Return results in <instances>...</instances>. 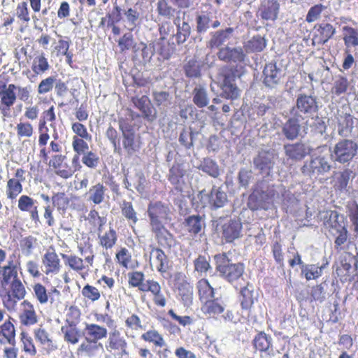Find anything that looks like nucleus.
<instances>
[{
  "mask_svg": "<svg viewBox=\"0 0 358 358\" xmlns=\"http://www.w3.org/2000/svg\"><path fill=\"white\" fill-rule=\"evenodd\" d=\"M199 169L213 178H217L220 174V169L217 162L210 158H204L199 166Z\"/></svg>",
  "mask_w": 358,
  "mask_h": 358,
  "instance_id": "obj_38",
  "label": "nucleus"
},
{
  "mask_svg": "<svg viewBox=\"0 0 358 358\" xmlns=\"http://www.w3.org/2000/svg\"><path fill=\"white\" fill-rule=\"evenodd\" d=\"M43 262L47 268L45 271L46 274L50 273H57L59 272L60 261L55 252H46L43 257Z\"/></svg>",
  "mask_w": 358,
  "mask_h": 358,
  "instance_id": "obj_34",
  "label": "nucleus"
},
{
  "mask_svg": "<svg viewBox=\"0 0 358 358\" xmlns=\"http://www.w3.org/2000/svg\"><path fill=\"white\" fill-rule=\"evenodd\" d=\"M285 156L291 160L299 162L309 155L312 148L303 142L286 143L283 145Z\"/></svg>",
  "mask_w": 358,
  "mask_h": 358,
  "instance_id": "obj_11",
  "label": "nucleus"
},
{
  "mask_svg": "<svg viewBox=\"0 0 358 358\" xmlns=\"http://www.w3.org/2000/svg\"><path fill=\"white\" fill-rule=\"evenodd\" d=\"M120 208L122 215L127 220L131 221L133 224H136L138 222V219L136 212L134 210L131 202L123 201Z\"/></svg>",
  "mask_w": 358,
  "mask_h": 358,
  "instance_id": "obj_47",
  "label": "nucleus"
},
{
  "mask_svg": "<svg viewBox=\"0 0 358 358\" xmlns=\"http://www.w3.org/2000/svg\"><path fill=\"white\" fill-rule=\"evenodd\" d=\"M33 289L38 301L41 304L46 303L49 300V295L45 287L40 283L34 285Z\"/></svg>",
  "mask_w": 358,
  "mask_h": 358,
  "instance_id": "obj_64",
  "label": "nucleus"
},
{
  "mask_svg": "<svg viewBox=\"0 0 358 358\" xmlns=\"http://www.w3.org/2000/svg\"><path fill=\"white\" fill-rule=\"evenodd\" d=\"M11 291L13 297L18 300L22 299L26 294V290L24 285L18 279H13L11 283Z\"/></svg>",
  "mask_w": 358,
  "mask_h": 358,
  "instance_id": "obj_61",
  "label": "nucleus"
},
{
  "mask_svg": "<svg viewBox=\"0 0 358 358\" xmlns=\"http://www.w3.org/2000/svg\"><path fill=\"white\" fill-rule=\"evenodd\" d=\"M266 46V39L260 35H256L246 43L245 48L247 51L257 52H262Z\"/></svg>",
  "mask_w": 358,
  "mask_h": 358,
  "instance_id": "obj_41",
  "label": "nucleus"
},
{
  "mask_svg": "<svg viewBox=\"0 0 358 358\" xmlns=\"http://www.w3.org/2000/svg\"><path fill=\"white\" fill-rule=\"evenodd\" d=\"M179 292L184 306L189 307L192 303L193 288L189 285H184L179 289Z\"/></svg>",
  "mask_w": 358,
  "mask_h": 358,
  "instance_id": "obj_57",
  "label": "nucleus"
},
{
  "mask_svg": "<svg viewBox=\"0 0 358 358\" xmlns=\"http://www.w3.org/2000/svg\"><path fill=\"white\" fill-rule=\"evenodd\" d=\"M158 15L171 20L174 17L176 9L171 6L168 0H159L157 3Z\"/></svg>",
  "mask_w": 358,
  "mask_h": 358,
  "instance_id": "obj_43",
  "label": "nucleus"
},
{
  "mask_svg": "<svg viewBox=\"0 0 358 358\" xmlns=\"http://www.w3.org/2000/svg\"><path fill=\"white\" fill-rule=\"evenodd\" d=\"M234 31V28L228 27L211 32L210 38L206 43V47L210 49L222 48V46L231 38Z\"/></svg>",
  "mask_w": 358,
  "mask_h": 358,
  "instance_id": "obj_18",
  "label": "nucleus"
},
{
  "mask_svg": "<svg viewBox=\"0 0 358 358\" xmlns=\"http://www.w3.org/2000/svg\"><path fill=\"white\" fill-rule=\"evenodd\" d=\"M303 120L299 117L292 115L281 127L282 135L288 141H294L301 134L302 124Z\"/></svg>",
  "mask_w": 358,
  "mask_h": 358,
  "instance_id": "obj_13",
  "label": "nucleus"
},
{
  "mask_svg": "<svg viewBox=\"0 0 358 358\" xmlns=\"http://www.w3.org/2000/svg\"><path fill=\"white\" fill-rule=\"evenodd\" d=\"M315 29L317 34H315L312 38L313 45H323L336 34V28L330 23H321L316 24Z\"/></svg>",
  "mask_w": 358,
  "mask_h": 358,
  "instance_id": "obj_15",
  "label": "nucleus"
},
{
  "mask_svg": "<svg viewBox=\"0 0 358 358\" xmlns=\"http://www.w3.org/2000/svg\"><path fill=\"white\" fill-rule=\"evenodd\" d=\"M241 285L243 287L240 290L241 306L242 309L250 310L257 298V296H255L253 287L249 282L244 281Z\"/></svg>",
  "mask_w": 358,
  "mask_h": 358,
  "instance_id": "obj_21",
  "label": "nucleus"
},
{
  "mask_svg": "<svg viewBox=\"0 0 358 358\" xmlns=\"http://www.w3.org/2000/svg\"><path fill=\"white\" fill-rule=\"evenodd\" d=\"M225 309V305L222 302L219 301V299L215 297L214 299H210L205 301L204 304L201 307V310L205 315H208L209 317H215L224 312Z\"/></svg>",
  "mask_w": 358,
  "mask_h": 358,
  "instance_id": "obj_29",
  "label": "nucleus"
},
{
  "mask_svg": "<svg viewBox=\"0 0 358 358\" xmlns=\"http://www.w3.org/2000/svg\"><path fill=\"white\" fill-rule=\"evenodd\" d=\"M22 305L24 306V310L20 315L21 323L26 326L36 324L37 322V316L32 304L25 300L23 301Z\"/></svg>",
  "mask_w": 358,
  "mask_h": 358,
  "instance_id": "obj_31",
  "label": "nucleus"
},
{
  "mask_svg": "<svg viewBox=\"0 0 358 358\" xmlns=\"http://www.w3.org/2000/svg\"><path fill=\"white\" fill-rule=\"evenodd\" d=\"M278 157V154L274 149L262 150L253 157L254 168L263 178L268 179L273 176Z\"/></svg>",
  "mask_w": 358,
  "mask_h": 358,
  "instance_id": "obj_5",
  "label": "nucleus"
},
{
  "mask_svg": "<svg viewBox=\"0 0 358 358\" xmlns=\"http://www.w3.org/2000/svg\"><path fill=\"white\" fill-rule=\"evenodd\" d=\"M218 59L227 63H243L247 57L241 46L220 48L217 53Z\"/></svg>",
  "mask_w": 358,
  "mask_h": 358,
  "instance_id": "obj_10",
  "label": "nucleus"
},
{
  "mask_svg": "<svg viewBox=\"0 0 358 358\" xmlns=\"http://www.w3.org/2000/svg\"><path fill=\"white\" fill-rule=\"evenodd\" d=\"M319 108L318 98L316 96L299 93L296 96L295 105L290 109V114L304 120L317 114Z\"/></svg>",
  "mask_w": 358,
  "mask_h": 358,
  "instance_id": "obj_4",
  "label": "nucleus"
},
{
  "mask_svg": "<svg viewBox=\"0 0 358 358\" xmlns=\"http://www.w3.org/2000/svg\"><path fill=\"white\" fill-rule=\"evenodd\" d=\"M152 97L155 105L160 109H165L169 107L173 99L171 94L164 90H152Z\"/></svg>",
  "mask_w": 358,
  "mask_h": 358,
  "instance_id": "obj_32",
  "label": "nucleus"
},
{
  "mask_svg": "<svg viewBox=\"0 0 358 358\" xmlns=\"http://www.w3.org/2000/svg\"><path fill=\"white\" fill-rule=\"evenodd\" d=\"M338 124V132L341 136H347L354 127L353 117L347 113H338L337 116Z\"/></svg>",
  "mask_w": 358,
  "mask_h": 358,
  "instance_id": "obj_27",
  "label": "nucleus"
},
{
  "mask_svg": "<svg viewBox=\"0 0 358 358\" xmlns=\"http://www.w3.org/2000/svg\"><path fill=\"white\" fill-rule=\"evenodd\" d=\"M196 31L198 34H206L210 27L211 17L208 13H201L196 16Z\"/></svg>",
  "mask_w": 358,
  "mask_h": 358,
  "instance_id": "obj_39",
  "label": "nucleus"
},
{
  "mask_svg": "<svg viewBox=\"0 0 358 358\" xmlns=\"http://www.w3.org/2000/svg\"><path fill=\"white\" fill-rule=\"evenodd\" d=\"M8 196L10 199L15 198L22 191V186L20 180L12 178L7 182Z\"/></svg>",
  "mask_w": 358,
  "mask_h": 358,
  "instance_id": "obj_54",
  "label": "nucleus"
},
{
  "mask_svg": "<svg viewBox=\"0 0 358 358\" xmlns=\"http://www.w3.org/2000/svg\"><path fill=\"white\" fill-rule=\"evenodd\" d=\"M200 132L194 130L191 127H183L180 133L178 141L186 150H190L197 139Z\"/></svg>",
  "mask_w": 358,
  "mask_h": 358,
  "instance_id": "obj_23",
  "label": "nucleus"
},
{
  "mask_svg": "<svg viewBox=\"0 0 358 358\" xmlns=\"http://www.w3.org/2000/svg\"><path fill=\"white\" fill-rule=\"evenodd\" d=\"M0 333L6 338L10 344H13L15 341V328L13 324L10 322H5L0 326Z\"/></svg>",
  "mask_w": 358,
  "mask_h": 358,
  "instance_id": "obj_55",
  "label": "nucleus"
},
{
  "mask_svg": "<svg viewBox=\"0 0 358 358\" xmlns=\"http://www.w3.org/2000/svg\"><path fill=\"white\" fill-rule=\"evenodd\" d=\"M106 190V188L100 182L93 185L87 193L88 201L94 204H100L104 199Z\"/></svg>",
  "mask_w": 358,
  "mask_h": 358,
  "instance_id": "obj_37",
  "label": "nucleus"
},
{
  "mask_svg": "<svg viewBox=\"0 0 358 358\" xmlns=\"http://www.w3.org/2000/svg\"><path fill=\"white\" fill-rule=\"evenodd\" d=\"M155 233L158 243L163 247L171 248L176 243L173 236L163 226L159 229H152Z\"/></svg>",
  "mask_w": 358,
  "mask_h": 358,
  "instance_id": "obj_30",
  "label": "nucleus"
},
{
  "mask_svg": "<svg viewBox=\"0 0 358 358\" xmlns=\"http://www.w3.org/2000/svg\"><path fill=\"white\" fill-rule=\"evenodd\" d=\"M100 238V244L106 248H111L117 241L116 232L113 229H110V230L105 233V234L102 236H99Z\"/></svg>",
  "mask_w": 358,
  "mask_h": 358,
  "instance_id": "obj_53",
  "label": "nucleus"
},
{
  "mask_svg": "<svg viewBox=\"0 0 358 358\" xmlns=\"http://www.w3.org/2000/svg\"><path fill=\"white\" fill-rule=\"evenodd\" d=\"M209 198V204L212 209H217L222 208L227 203V196L224 191L220 187L213 186L210 194L208 195Z\"/></svg>",
  "mask_w": 358,
  "mask_h": 358,
  "instance_id": "obj_24",
  "label": "nucleus"
},
{
  "mask_svg": "<svg viewBox=\"0 0 358 358\" xmlns=\"http://www.w3.org/2000/svg\"><path fill=\"white\" fill-rule=\"evenodd\" d=\"M134 106L141 112V117L149 122H153L157 117V110L152 104L149 97L143 95L132 99Z\"/></svg>",
  "mask_w": 358,
  "mask_h": 358,
  "instance_id": "obj_12",
  "label": "nucleus"
},
{
  "mask_svg": "<svg viewBox=\"0 0 358 358\" xmlns=\"http://www.w3.org/2000/svg\"><path fill=\"white\" fill-rule=\"evenodd\" d=\"M343 31L345 32L343 41L346 47L358 45V30L348 26L343 27Z\"/></svg>",
  "mask_w": 358,
  "mask_h": 358,
  "instance_id": "obj_45",
  "label": "nucleus"
},
{
  "mask_svg": "<svg viewBox=\"0 0 358 358\" xmlns=\"http://www.w3.org/2000/svg\"><path fill=\"white\" fill-rule=\"evenodd\" d=\"M272 341L273 339L271 336L267 335L264 331H261L255 336L252 343L256 350L271 355L273 354V351Z\"/></svg>",
  "mask_w": 358,
  "mask_h": 358,
  "instance_id": "obj_25",
  "label": "nucleus"
},
{
  "mask_svg": "<svg viewBox=\"0 0 358 358\" xmlns=\"http://www.w3.org/2000/svg\"><path fill=\"white\" fill-rule=\"evenodd\" d=\"M215 271L219 276L232 285L235 289H238L243 280L245 266L241 262H235L231 258V253L222 252L214 255Z\"/></svg>",
  "mask_w": 358,
  "mask_h": 358,
  "instance_id": "obj_1",
  "label": "nucleus"
},
{
  "mask_svg": "<svg viewBox=\"0 0 358 358\" xmlns=\"http://www.w3.org/2000/svg\"><path fill=\"white\" fill-rule=\"evenodd\" d=\"M328 262H327L325 264H323L320 266H318L315 264L302 265V268L301 269V274L305 276L307 280L317 279L322 275L323 270L325 268Z\"/></svg>",
  "mask_w": 358,
  "mask_h": 358,
  "instance_id": "obj_36",
  "label": "nucleus"
},
{
  "mask_svg": "<svg viewBox=\"0 0 358 358\" xmlns=\"http://www.w3.org/2000/svg\"><path fill=\"white\" fill-rule=\"evenodd\" d=\"M285 74L276 63L266 64L263 70V84L269 90H277L282 84Z\"/></svg>",
  "mask_w": 358,
  "mask_h": 358,
  "instance_id": "obj_9",
  "label": "nucleus"
},
{
  "mask_svg": "<svg viewBox=\"0 0 358 358\" xmlns=\"http://www.w3.org/2000/svg\"><path fill=\"white\" fill-rule=\"evenodd\" d=\"M184 172L179 164L173 165L169 170V180L173 185H178L184 176Z\"/></svg>",
  "mask_w": 358,
  "mask_h": 358,
  "instance_id": "obj_62",
  "label": "nucleus"
},
{
  "mask_svg": "<svg viewBox=\"0 0 358 358\" xmlns=\"http://www.w3.org/2000/svg\"><path fill=\"white\" fill-rule=\"evenodd\" d=\"M119 129L122 132V143L129 157H131L141 148L139 137L136 135L133 125L121 118L118 121Z\"/></svg>",
  "mask_w": 358,
  "mask_h": 358,
  "instance_id": "obj_6",
  "label": "nucleus"
},
{
  "mask_svg": "<svg viewBox=\"0 0 358 358\" xmlns=\"http://www.w3.org/2000/svg\"><path fill=\"white\" fill-rule=\"evenodd\" d=\"M85 339L90 343H96L107 336L106 328L95 324H86L83 331Z\"/></svg>",
  "mask_w": 358,
  "mask_h": 358,
  "instance_id": "obj_22",
  "label": "nucleus"
},
{
  "mask_svg": "<svg viewBox=\"0 0 358 358\" xmlns=\"http://www.w3.org/2000/svg\"><path fill=\"white\" fill-rule=\"evenodd\" d=\"M109 347L113 350H120L125 352L127 343L125 340L120 336L118 332H113L109 336Z\"/></svg>",
  "mask_w": 358,
  "mask_h": 358,
  "instance_id": "obj_48",
  "label": "nucleus"
},
{
  "mask_svg": "<svg viewBox=\"0 0 358 358\" xmlns=\"http://www.w3.org/2000/svg\"><path fill=\"white\" fill-rule=\"evenodd\" d=\"M62 331L64 334V340L72 344H76L78 342L79 332L76 328L62 327Z\"/></svg>",
  "mask_w": 358,
  "mask_h": 358,
  "instance_id": "obj_59",
  "label": "nucleus"
},
{
  "mask_svg": "<svg viewBox=\"0 0 358 358\" xmlns=\"http://www.w3.org/2000/svg\"><path fill=\"white\" fill-rule=\"evenodd\" d=\"M329 158V153L327 155H312L310 160L305 162L302 166L301 173L305 176L316 178L329 172L332 168Z\"/></svg>",
  "mask_w": 358,
  "mask_h": 358,
  "instance_id": "obj_7",
  "label": "nucleus"
},
{
  "mask_svg": "<svg viewBox=\"0 0 358 358\" xmlns=\"http://www.w3.org/2000/svg\"><path fill=\"white\" fill-rule=\"evenodd\" d=\"M194 271L199 273L201 275L206 274L208 272H211L213 268L210 264V258H206L203 255H199L194 261Z\"/></svg>",
  "mask_w": 358,
  "mask_h": 358,
  "instance_id": "obj_44",
  "label": "nucleus"
},
{
  "mask_svg": "<svg viewBox=\"0 0 358 358\" xmlns=\"http://www.w3.org/2000/svg\"><path fill=\"white\" fill-rule=\"evenodd\" d=\"M254 180V174L251 169L241 168L238 173V182L239 186L245 189L248 188L250 183Z\"/></svg>",
  "mask_w": 358,
  "mask_h": 358,
  "instance_id": "obj_46",
  "label": "nucleus"
},
{
  "mask_svg": "<svg viewBox=\"0 0 358 358\" xmlns=\"http://www.w3.org/2000/svg\"><path fill=\"white\" fill-rule=\"evenodd\" d=\"M236 76L234 73H226L224 76L222 84L221 96L231 100L236 99L240 96V90L235 83Z\"/></svg>",
  "mask_w": 358,
  "mask_h": 358,
  "instance_id": "obj_17",
  "label": "nucleus"
},
{
  "mask_svg": "<svg viewBox=\"0 0 358 358\" xmlns=\"http://www.w3.org/2000/svg\"><path fill=\"white\" fill-rule=\"evenodd\" d=\"M152 229H159L169 217L170 209L169 206L161 201L150 203L148 208Z\"/></svg>",
  "mask_w": 358,
  "mask_h": 358,
  "instance_id": "obj_8",
  "label": "nucleus"
},
{
  "mask_svg": "<svg viewBox=\"0 0 358 358\" xmlns=\"http://www.w3.org/2000/svg\"><path fill=\"white\" fill-rule=\"evenodd\" d=\"M184 225L189 233L197 235L205 227L204 218L199 215H189L185 219Z\"/></svg>",
  "mask_w": 358,
  "mask_h": 358,
  "instance_id": "obj_26",
  "label": "nucleus"
},
{
  "mask_svg": "<svg viewBox=\"0 0 358 358\" xmlns=\"http://www.w3.org/2000/svg\"><path fill=\"white\" fill-rule=\"evenodd\" d=\"M203 63L196 59H189L184 64L185 74L189 78H198L201 76V69Z\"/></svg>",
  "mask_w": 358,
  "mask_h": 358,
  "instance_id": "obj_33",
  "label": "nucleus"
},
{
  "mask_svg": "<svg viewBox=\"0 0 358 358\" xmlns=\"http://www.w3.org/2000/svg\"><path fill=\"white\" fill-rule=\"evenodd\" d=\"M280 3L278 0H264L257 12L264 20L275 21L278 16Z\"/></svg>",
  "mask_w": 358,
  "mask_h": 358,
  "instance_id": "obj_16",
  "label": "nucleus"
},
{
  "mask_svg": "<svg viewBox=\"0 0 358 358\" xmlns=\"http://www.w3.org/2000/svg\"><path fill=\"white\" fill-rule=\"evenodd\" d=\"M196 288L201 300L207 301L215 297V289L211 287L207 279L202 278L199 280L197 282Z\"/></svg>",
  "mask_w": 358,
  "mask_h": 358,
  "instance_id": "obj_35",
  "label": "nucleus"
},
{
  "mask_svg": "<svg viewBox=\"0 0 358 358\" xmlns=\"http://www.w3.org/2000/svg\"><path fill=\"white\" fill-rule=\"evenodd\" d=\"M16 89L17 86L10 84L6 89L0 92L1 103L6 106L8 109L14 104L16 100V95L14 92Z\"/></svg>",
  "mask_w": 358,
  "mask_h": 358,
  "instance_id": "obj_40",
  "label": "nucleus"
},
{
  "mask_svg": "<svg viewBox=\"0 0 358 358\" xmlns=\"http://www.w3.org/2000/svg\"><path fill=\"white\" fill-rule=\"evenodd\" d=\"M210 98L208 95V90L203 86H196L192 91V101L198 108H204L208 106V108L212 111H216L217 108L215 105L208 106Z\"/></svg>",
  "mask_w": 358,
  "mask_h": 358,
  "instance_id": "obj_20",
  "label": "nucleus"
},
{
  "mask_svg": "<svg viewBox=\"0 0 358 358\" xmlns=\"http://www.w3.org/2000/svg\"><path fill=\"white\" fill-rule=\"evenodd\" d=\"M49 69L47 59L43 55L36 57L33 61L32 70L36 74L44 73Z\"/></svg>",
  "mask_w": 358,
  "mask_h": 358,
  "instance_id": "obj_52",
  "label": "nucleus"
},
{
  "mask_svg": "<svg viewBox=\"0 0 358 358\" xmlns=\"http://www.w3.org/2000/svg\"><path fill=\"white\" fill-rule=\"evenodd\" d=\"M267 199L268 194L264 191L255 189L248 197V206L252 210L265 208Z\"/></svg>",
  "mask_w": 358,
  "mask_h": 358,
  "instance_id": "obj_28",
  "label": "nucleus"
},
{
  "mask_svg": "<svg viewBox=\"0 0 358 358\" xmlns=\"http://www.w3.org/2000/svg\"><path fill=\"white\" fill-rule=\"evenodd\" d=\"M322 151L328 150L331 160L340 164L349 163L356 156L358 150L357 143L350 139H342L331 149L327 145L320 148Z\"/></svg>",
  "mask_w": 358,
  "mask_h": 358,
  "instance_id": "obj_3",
  "label": "nucleus"
},
{
  "mask_svg": "<svg viewBox=\"0 0 358 358\" xmlns=\"http://www.w3.org/2000/svg\"><path fill=\"white\" fill-rule=\"evenodd\" d=\"M142 339L145 341L153 343L155 345L162 347L165 345L163 337L155 330H150L141 336Z\"/></svg>",
  "mask_w": 358,
  "mask_h": 358,
  "instance_id": "obj_51",
  "label": "nucleus"
},
{
  "mask_svg": "<svg viewBox=\"0 0 358 358\" xmlns=\"http://www.w3.org/2000/svg\"><path fill=\"white\" fill-rule=\"evenodd\" d=\"M106 136L113 145L114 152H120L121 148L120 145V138H118L116 129L112 126H109L106 131Z\"/></svg>",
  "mask_w": 358,
  "mask_h": 358,
  "instance_id": "obj_58",
  "label": "nucleus"
},
{
  "mask_svg": "<svg viewBox=\"0 0 358 358\" xmlns=\"http://www.w3.org/2000/svg\"><path fill=\"white\" fill-rule=\"evenodd\" d=\"M192 31V28L187 22L182 21L180 26L176 28V33L173 34L178 45H180L187 41Z\"/></svg>",
  "mask_w": 358,
  "mask_h": 358,
  "instance_id": "obj_42",
  "label": "nucleus"
},
{
  "mask_svg": "<svg viewBox=\"0 0 358 358\" xmlns=\"http://www.w3.org/2000/svg\"><path fill=\"white\" fill-rule=\"evenodd\" d=\"M121 52L133 48L136 45L134 36L131 32L124 34L117 41Z\"/></svg>",
  "mask_w": 358,
  "mask_h": 358,
  "instance_id": "obj_50",
  "label": "nucleus"
},
{
  "mask_svg": "<svg viewBox=\"0 0 358 358\" xmlns=\"http://www.w3.org/2000/svg\"><path fill=\"white\" fill-rule=\"evenodd\" d=\"M324 220V225L329 234L335 237L334 247L338 250L347 241L348 237L346 217L336 210H330L326 213Z\"/></svg>",
  "mask_w": 358,
  "mask_h": 358,
  "instance_id": "obj_2",
  "label": "nucleus"
},
{
  "mask_svg": "<svg viewBox=\"0 0 358 358\" xmlns=\"http://www.w3.org/2000/svg\"><path fill=\"white\" fill-rule=\"evenodd\" d=\"M151 251L150 252V265L155 266L156 269L161 272L164 273L169 268V259L164 252L159 248L150 245Z\"/></svg>",
  "mask_w": 358,
  "mask_h": 358,
  "instance_id": "obj_19",
  "label": "nucleus"
},
{
  "mask_svg": "<svg viewBox=\"0 0 358 358\" xmlns=\"http://www.w3.org/2000/svg\"><path fill=\"white\" fill-rule=\"evenodd\" d=\"M159 32L160 34L159 41H165L169 35H171L173 38L174 27L170 21L162 22L159 27Z\"/></svg>",
  "mask_w": 358,
  "mask_h": 358,
  "instance_id": "obj_60",
  "label": "nucleus"
},
{
  "mask_svg": "<svg viewBox=\"0 0 358 358\" xmlns=\"http://www.w3.org/2000/svg\"><path fill=\"white\" fill-rule=\"evenodd\" d=\"M62 258L66 260V264H68L72 269L75 271H81L84 268L83 260L76 255H67L62 254Z\"/></svg>",
  "mask_w": 358,
  "mask_h": 358,
  "instance_id": "obj_56",
  "label": "nucleus"
},
{
  "mask_svg": "<svg viewBox=\"0 0 358 358\" xmlns=\"http://www.w3.org/2000/svg\"><path fill=\"white\" fill-rule=\"evenodd\" d=\"M325 9L326 6L321 3L315 4L313 6L310 7L306 14V21L308 23H311L317 21V20L320 19L321 13Z\"/></svg>",
  "mask_w": 358,
  "mask_h": 358,
  "instance_id": "obj_49",
  "label": "nucleus"
},
{
  "mask_svg": "<svg viewBox=\"0 0 358 358\" xmlns=\"http://www.w3.org/2000/svg\"><path fill=\"white\" fill-rule=\"evenodd\" d=\"M56 82V78L54 76H50L41 80L38 87V93L39 94H44L51 91Z\"/></svg>",
  "mask_w": 358,
  "mask_h": 358,
  "instance_id": "obj_63",
  "label": "nucleus"
},
{
  "mask_svg": "<svg viewBox=\"0 0 358 358\" xmlns=\"http://www.w3.org/2000/svg\"><path fill=\"white\" fill-rule=\"evenodd\" d=\"M242 236V223L238 220L231 219L222 226V237L226 243H231Z\"/></svg>",
  "mask_w": 358,
  "mask_h": 358,
  "instance_id": "obj_14",
  "label": "nucleus"
}]
</instances>
